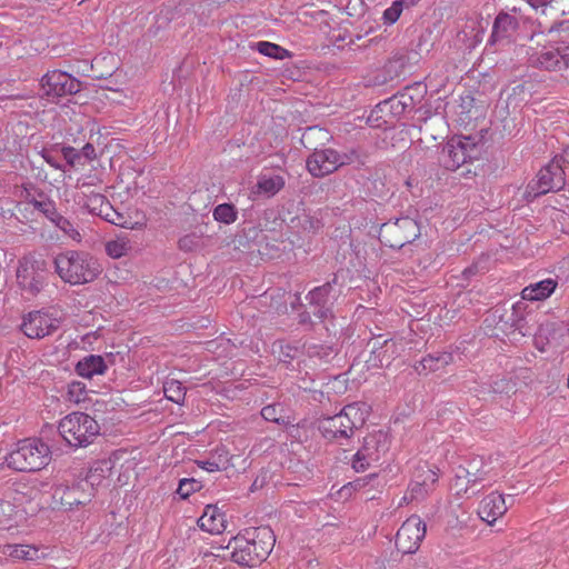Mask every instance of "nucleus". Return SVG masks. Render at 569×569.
<instances>
[{
  "label": "nucleus",
  "instance_id": "obj_1",
  "mask_svg": "<svg viewBox=\"0 0 569 569\" xmlns=\"http://www.w3.org/2000/svg\"><path fill=\"white\" fill-rule=\"evenodd\" d=\"M276 538L268 526L248 528L233 537L228 548H232L231 559L240 566L254 567L270 555Z\"/></svg>",
  "mask_w": 569,
  "mask_h": 569
},
{
  "label": "nucleus",
  "instance_id": "obj_2",
  "mask_svg": "<svg viewBox=\"0 0 569 569\" xmlns=\"http://www.w3.org/2000/svg\"><path fill=\"white\" fill-rule=\"evenodd\" d=\"M56 272L71 286L93 282L102 272L98 259L87 251L68 250L54 258Z\"/></svg>",
  "mask_w": 569,
  "mask_h": 569
},
{
  "label": "nucleus",
  "instance_id": "obj_3",
  "mask_svg": "<svg viewBox=\"0 0 569 569\" xmlns=\"http://www.w3.org/2000/svg\"><path fill=\"white\" fill-rule=\"evenodd\" d=\"M526 54L531 68L548 72L569 71V44L555 40L551 34L531 38Z\"/></svg>",
  "mask_w": 569,
  "mask_h": 569
},
{
  "label": "nucleus",
  "instance_id": "obj_4",
  "mask_svg": "<svg viewBox=\"0 0 569 569\" xmlns=\"http://www.w3.org/2000/svg\"><path fill=\"white\" fill-rule=\"evenodd\" d=\"M369 413L370 407L366 402H352L345 406L339 413L320 419L318 429L328 440L349 439L355 430L365 425Z\"/></svg>",
  "mask_w": 569,
  "mask_h": 569
},
{
  "label": "nucleus",
  "instance_id": "obj_5",
  "mask_svg": "<svg viewBox=\"0 0 569 569\" xmlns=\"http://www.w3.org/2000/svg\"><path fill=\"white\" fill-rule=\"evenodd\" d=\"M51 461L50 447L39 438H26L16 443L7 457L10 469L34 472L44 469Z\"/></svg>",
  "mask_w": 569,
  "mask_h": 569
},
{
  "label": "nucleus",
  "instance_id": "obj_6",
  "mask_svg": "<svg viewBox=\"0 0 569 569\" xmlns=\"http://www.w3.org/2000/svg\"><path fill=\"white\" fill-rule=\"evenodd\" d=\"M58 432L62 440L73 449L86 448L100 433L98 421L86 412L73 411L58 422Z\"/></svg>",
  "mask_w": 569,
  "mask_h": 569
},
{
  "label": "nucleus",
  "instance_id": "obj_7",
  "mask_svg": "<svg viewBox=\"0 0 569 569\" xmlns=\"http://www.w3.org/2000/svg\"><path fill=\"white\" fill-rule=\"evenodd\" d=\"M359 158L355 149L341 153L331 148L316 149L307 159V169L313 177L322 178L340 167L358 161Z\"/></svg>",
  "mask_w": 569,
  "mask_h": 569
},
{
  "label": "nucleus",
  "instance_id": "obj_8",
  "mask_svg": "<svg viewBox=\"0 0 569 569\" xmlns=\"http://www.w3.org/2000/svg\"><path fill=\"white\" fill-rule=\"evenodd\" d=\"M480 148L475 138L455 136L442 148L440 161L448 170H457L478 157Z\"/></svg>",
  "mask_w": 569,
  "mask_h": 569
},
{
  "label": "nucleus",
  "instance_id": "obj_9",
  "mask_svg": "<svg viewBox=\"0 0 569 569\" xmlns=\"http://www.w3.org/2000/svg\"><path fill=\"white\" fill-rule=\"evenodd\" d=\"M420 233L416 220L403 217L392 222L383 223L380 228V241L390 248L400 249L407 243L412 242Z\"/></svg>",
  "mask_w": 569,
  "mask_h": 569
},
{
  "label": "nucleus",
  "instance_id": "obj_10",
  "mask_svg": "<svg viewBox=\"0 0 569 569\" xmlns=\"http://www.w3.org/2000/svg\"><path fill=\"white\" fill-rule=\"evenodd\" d=\"M388 436L382 431L369 433L363 438L361 448L356 452L352 460V468L357 471H365L373 462H378L388 451Z\"/></svg>",
  "mask_w": 569,
  "mask_h": 569
},
{
  "label": "nucleus",
  "instance_id": "obj_11",
  "mask_svg": "<svg viewBox=\"0 0 569 569\" xmlns=\"http://www.w3.org/2000/svg\"><path fill=\"white\" fill-rule=\"evenodd\" d=\"M46 282L44 261L22 258L17 269V283L23 295L37 296Z\"/></svg>",
  "mask_w": 569,
  "mask_h": 569
},
{
  "label": "nucleus",
  "instance_id": "obj_12",
  "mask_svg": "<svg viewBox=\"0 0 569 569\" xmlns=\"http://www.w3.org/2000/svg\"><path fill=\"white\" fill-rule=\"evenodd\" d=\"M426 523L419 516H410L397 531V549L402 553H415L426 536Z\"/></svg>",
  "mask_w": 569,
  "mask_h": 569
},
{
  "label": "nucleus",
  "instance_id": "obj_13",
  "mask_svg": "<svg viewBox=\"0 0 569 569\" xmlns=\"http://www.w3.org/2000/svg\"><path fill=\"white\" fill-rule=\"evenodd\" d=\"M59 325L60 320L53 313L36 310L23 316L20 329L30 339H42L52 335Z\"/></svg>",
  "mask_w": 569,
  "mask_h": 569
},
{
  "label": "nucleus",
  "instance_id": "obj_14",
  "mask_svg": "<svg viewBox=\"0 0 569 569\" xmlns=\"http://www.w3.org/2000/svg\"><path fill=\"white\" fill-rule=\"evenodd\" d=\"M566 183L565 171L558 161H551L541 168L537 180L529 184V192L535 197L560 190Z\"/></svg>",
  "mask_w": 569,
  "mask_h": 569
},
{
  "label": "nucleus",
  "instance_id": "obj_15",
  "mask_svg": "<svg viewBox=\"0 0 569 569\" xmlns=\"http://www.w3.org/2000/svg\"><path fill=\"white\" fill-rule=\"evenodd\" d=\"M438 479L439 475L437 470L427 466H420L416 470L415 477L410 482L402 500L406 503L423 500L435 490Z\"/></svg>",
  "mask_w": 569,
  "mask_h": 569
},
{
  "label": "nucleus",
  "instance_id": "obj_16",
  "mask_svg": "<svg viewBox=\"0 0 569 569\" xmlns=\"http://www.w3.org/2000/svg\"><path fill=\"white\" fill-rule=\"evenodd\" d=\"M41 87L48 97H63L79 91V81L61 70L48 71L41 79Z\"/></svg>",
  "mask_w": 569,
  "mask_h": 569
},
{
  "label": "nucleus",
  "instance_id": "obj_17",
  "mask_svg": "<svg viewBox=\"0 0 569 569\" xmlns=\"http://www.w3.org/2000/svg\"><path fill=\"white\" fill-rule=\"evenodd\" d=\"M507 498L512 500L510 496H505L498 491H491L486 495L479 502L477 509L479 518L489 526H493L498 519L506 515L510 507V505L507 503Z\"/></svg>",
  "mask_w": 569,
  "mask_h": 569
},
{
  "label": "nucleus",
  "instance_id": "obj_18",
  "mask_svg": "<svg viewBox=\"0 0 569 569\" xmlns=\"http://www.w3.org/2000/svg\"><path fill=\"white\" fill-rule=\"evenodd\" d=\"M88 207L92 212L102 217L112 224L120 226L122 228H133L127 218L117 212L110 202L101 194H93L90 197Z\"/></svg>",
  "mask_w": 569,
  "mask_h": 569
},
{
  "label": "nucleus",
  "instance_id": "obj_19",
  "mask_svg": "<svg viewBox=\"0 0 569 569\" xmlns=\"http://www.w3.org/2000/svg\"><path fill=\"white\" fill-rule=\"evenodd\" d=\"M52 498L54 506L64 510H72L89 501L88 497L83 495L78 486H59L54 489Z\"/></svg>",
  "mask_w": 569,
  "mask_h": 569
},
{
  "label": "nucleus",
  "instance_id": "obj_20",
  "mask_svg": "<svg viewBox=\"0 0 569 569\" xmlns=\"http://www.w3.org/2000/svg\"><path fill=\"white\" fill-rule=\"evenodd\" d=\"M199 527L212 535L223 532L227 527L226 515L213 505H208L198 520Z\"/></svg>",
  "mask_w": 569,
  "mask_h": 569
},
{
  "label": "nucleus",
  "instance_id": "obj_21",
  "mask_svg": "<svg viewBox=\"0 0 569 569\" xmlns=\"http://www.w3.org/2000/svg\"><path fill=\"white\" fill-rule=\"evenodd\" d=\"M518 29V20L509 13L500 12L493 22L490 42L508 41Z\"/></svg>",
  "mask_w": 569,
  "mask_h": 569
},
{
  "label": "nucleus",
  "instance_id": "obj_22",
  "mask_svg": "<svg viewBox=\"0 0 569 569\" xmlns=\"http://www.w3.org/2000/svg\"><path fill=\"white\" fill-rule=\"evenodd\" d=\"M558 282L552 279H543L541 281L530 283L521 291V298L528 301H541L549 298L557 289Z\"/></svg>",
  "mask_w": 569,
  "mask_h": 569
},
{
  "label": "nucleus",
  "instance_id": "obj_23",
  "mask_svg": "<svg viewBox=\"0 0 569 569\" xmlns=\"http://www.w3.org/2000/svg\"><path fill=\"white\" fill-rule=\"evenodd\" d=\"M106 370L104 359L97 355L87 356L76 365V372L86 379H91L96 375H103Z\"/></svg>",
  "mask_w": 569,
  "mask_h": 569
},
{
  "label": "nucleus",
  "instance_id": "obj_24",
  "mask_svg": "<svg viewBox=\"0 0 569 569\" xmlns=\"http://www.w3.org/2000/svg\"><path fill=\"white\" fill-rule=\"evenodd\" d=\"M0 552L13 560L34 561L40 558L39 549L30 545H4Z\"/></svg>",
  "mask_w": 569,
  "mask_h": 569
},
{
  "label": "nucleus",
  "instance_id": "obj_25",
  "mask_svg": "<svg viewBox=\"0 0 569 569\" xmlns=\"http://www.w3.org/2000/svg\"><path fill=\"white\" fill-rule=\"evenodd\" d=\"M452 361L451 353L443 352L438 356L428 355L420 361V366L425 372L438 371Z\"/></svg>",
  "mask_w": 569,
  "mask_h": 569
},
{
  "label": "nucleus",
  "instance_id": "obj_26",
  "mask_svg": "<svg viewBox=\"0 0 569 569\" xmlns=\"http://www.w3.org/2000/svg\"><path fill=\"white\" fill-rule=\"evenodd\" d=\"M130 249V240L127 237H117L106 242V252L112 259H120L127 256Z\"/></svg>",
  "mask_w": 569,
  "mask_h": 569
},
{
  "label": "nucleus",
  "instance_id": "obj_27",
  "mask_svg": "<svg viewBox=\"0 0 569 569\" xmlns=\"http://www.w3.org/2000/svg\"><path fill=\"white\" fill-rule=\"evenodd\" d=\"M261 193L273 196L284 187V179L281 176H262L257 183Z\"/></svg>",
  "mask_w": 569,
  "mask_h": 569
},
{
  "label": "nucleus",
  "instance_id": "obj_28",
  "mask_svg": "<svg viewBox=\"0 0 569 569\" xmlns=\"http://www.w3.org/2000/svg\"><path fill=\"white\" fill-rule=\"evenodd\" d=\"M477 483L471 481V476L468 468H459L455 479L452 487L456 490L457 496H467L469 490L475 487Z\"/></svg>",
  "mask_w": 569,
  "mask_h": 569
},
{
  "label": "nucleus",
  "instance_id": "obj_29",
  "mask_svg": "<svg viewBox=\"0 0 569 569\" xmlns=\"http://www.w3.org/2000/svg\"><path fill=\"white\" fill-rule=\"evenodd\" d=\"M66 400L72 405H80L88 400L87 386L81 381H71L67 386Z\"/></svg>",
  "mask_w": 569,
  "mask_h": 569
},
{
  "label": "nucleus",
  "instance_id": "obj_30",
  "mask_svg": "<svg viewBox=\"0 0 569 569\" xmlns=\"http://www.w3.org/2000/svg\"><path fill=\"white\" fill-rule=\"evenodd\" d=\"M256 49L261 54L270 57V58H274V59L282 60V59L291 57L290 51H288L287 49L282 48L276 43L268 42V41L258 42L256 44Z\"/></svg>",
  "mask_w": 569,
  "mask_h": 569
},
{
  "label": "nucleus",
  "instance_id": "obj_31",
  "mask_svg": "<svg viewBox=\"0 0 569 569\" xmlns=\"http://www.w3.org/2000/svg\"><path fill=\"white\" fill-rule=\"evenodd\" d=\"M163 392L168 400L176 403H181L186 397V390L182 383L174 379L164 382Z\"/></svg>",
  "mask_w": 569,
  "mask_h": 569
},
{
  "label": "nucleus",
  "instance_id": "obj_32",
  "mask_svg": "<svg viewBox=\"0 0 569 569\" xmlns=\"http://www.w3.org/2000/svg\"><path fill=\"white\" fill-rule=\"evenodd\" d=\"M468 469L471 476V481L477 485L482 481L492 480L498 476V473H492V469L485 462H481L480 467H477L476 461H472Z\"/></svg>",
  "mask_w": 569,
  "mask_h": 569
},
{
  "label": "nucleus",
  "instance_id": "obj_33",
  "mask_svg": "<svg viewBox=\"0 0 569 569\" xmlns=\"http://www.w3.org/2000/svg\"><path fill=\"white\" fill-rule=\"evenodd\" d=\"M213 218L218 222L230 224L237 220V210L230 203H221L214 208Z\"/></svg>",
  "mask_w": 569,
  "mask_h": 569
},
{
  "label": "nucleus",
  "instance_id": "obj_34",
  "mask_svg": "<svg viewBox=\"0 0 569 569\" xmlns=\"http://www.w3.org/2000/svg\"><path fill=\"white\" fill-rule=\"evenodd\" d=\"M283 409L278 405H268L262 408L261 416L267 421L276 422L279 425H288L289 420L280 415Z\"/></svg>",
  "mask_w": 569,
  "mask_h": 569
},
{
  "label": "nucleus",
  "instance_id": "obj_35",
  "mask_svg": "<svg viewBox=\"0 0 569 569\" xmlns=\"http://www.w3.org/2000/svg\"><path fill=\"white\" fill-rule=\"evenodd\" d=\"M56 226L70 239L73 241L80 242L81 234L77 230V228L64 217L59 216L56 220Z\"/></svg>",
  "mask_w": 569,
  "mask_h": 569
},
{
  "label": "nucleus",
  "instance_id": "obj_36",
  "mask_svg": "<svg viewBox=\"0 0 569 569\" xmlns=\"http://www.w3.org/2000/svg\"><path fill=\"white\" fill-rule=\"evenodd\" d=\"M200 489V482L196 479H181L177 489V493L182 498L187 499L192 492Z\"/></svg>",
  "mask_w": 569,
  "mask_h": 569
},
{
  "label": "nucleus",
  "instance_id": "obj_37",
  "mask_svg": "<svg viewBox=\"0 0 569 569\" xmlns=\"http://www.w3.org/2000/svg\"><path fill=\"white\" fill-rule=\"evenodd\" d=\"M403 9L402 2L395 1L391 7L385 10L383 12V19L387 23H395L401 16Z\"/></svg>",
  "mask_w": 569,
  "mask_h": 569
},
{
  "label": "nucleus",
  "instance_id": "obj_38",
  "mask_svg": "<svg viewBox=\"0 0 569 569\" xmlns=\"http://www.w3.org/2000/svg\"><path fill=\"white\" fill-rule=\"evenodd\" d=\"M230 462V458L228 457V451H226V460L222 462L216 461H202L200 462V467L208 472H216L222 469H227Z\"/></svg>",
  "mask_w": 569,
  "mask_h": 569
},
{
  "label": "nucleus",
  "instance_id": "obj_39",
  "mask_svg": "<svg viewBox=\"0 0 569 569\" xmlns=\"http://www.w3.org/2000/svg\"><path fill=\"white\" fill-rule=\"evenodd\" d=\"M62 154L71 166H74L76 161L80 158V153L72 147H64L62 149Z\"/></svg>",
  "mask_w": 569,
  "mask_h": 569
},
{
  "label": "nucleus",
  "instance_id": "obj_40",
  "mask_svg": "<svg viewBox=\"0 0 569 569\" xmlns=\"http://www.w3.org/2000/svg\"><path fill=\"white\" fill-rule=\"evenodd\" d=\"M14 510V506H12L9 501L0 502V522L6 519H9Z\"/></svg>",
  "mask_w": 569,
  "mask_h": 569
},
{
  "label": "nucleus",
  "instance_id": "obj_41",
  "mask_svg": "<svg viewBox=\"0 0 569 569\" xmlns=\"http://www.w3.org/2000/svg\"><path fill=\"white\" fill-rule=\"evenodd\" d=\"M81 154L88 160H93L97 157L96 149L91 143H87L81 149Z\"/></svg>",
  "mask_w": 569,
  "mask_h": 569
},
{
  "label": "nucleus",
  "instance_id": "obj_42",
  "mask_svg": "<svg viewBox=\"0 0 569 569\" xmlns=\"http://www.w3.org/2000/svg\"><path fill=\"white\" fill-rule=\"evenodd\" d=\"M552 0H526V2L535 10L545 9Z\"/></svg>",
  "mask_w": 569,
  "mask_h": 569
},
{
  "label": "nucleus",
  "instance_id": "obj_43",
  "mask_svg": "<svg viewBox=\"0 0 569 569\" xmlns=\"http://www.w3.org/2000/svg\"><path fill=\"white\" fill-rule=\"evenodd\" d=\"M383 347L386 348L383 352H387L389 350H391L392 352V355L387 358V362L390 363V361L393 359V355L397 353L396 342L392 340H386Z\"/></svg>",
  "mask_w": 569,
  "mask_h": 569
},
{
  "label": "nucleus",
  "instance_id": "obj_44",
  "mask_svg": "<svg viewBox=\"0 0 569 569\" xmlns=\"http://www.w3.org/2000/svg\"><path fill=\"white\" fill-rule=\"evenodd\" d=\"M399 1L402 2L403 7L410 8V7L416 6L420 0H399Z\"/></svg>",
  "mask_w": 569,
  "mask_h": 569
},
{
  "label": "nucleus",
  "instance_id": "obj_45",
  "mask_svg": "<svg viewBox=\"0 0 569 569\" xmlns=\"http://www.w3.org/2000/svg\"><path fill=\"white\" fill-rule=\"evenodd\" d=\"M43 158L46 159V161H47L50 166L56 167V168L58 167V166L53 162V160H52L50 157H48V156H43Z\"/></svg>",
  "mask_w": 569,
  "mask_h": 569
},
{
  "label": "nucleus",
  "instance_id": "obj_46",
  "mask_svg": "<svg viewBox=\"0 0 569 569\" xmlns=\"http://www.w3.org/2000/svg\"><path fill=\"white\" fill-rule=\"evenodd\" d=\"M98 471V469L94 470V472H92L90 476H89V479L91 480V483H93V478L96 477V472Z\"/></svg>",
  "mask_w": 569,
  "mask_h": 569
},
{
  "label": "nucleus",
  "instance_id": "obj_47",
  "mask_svg": "<svg viewBox=\"0 0 569 569\" xmlns=\"http://www.w3.org/2000/svg\"><path fill=\"white\" fill-rule=\"evenodd\" d=\"M320 292H321V289H320V288H319V289H316V290L312 292V296L320 295Z\"/></svg>",
  "mask_w": 569,
  "mask_h": 569
},
{
  "label": "nucleus",
  "instance_id": "obj_48",
  "mask_svg": "<svg viewBox=\"0 0 569 569\" xmlns=\"http://www.w3.org/2000/svg\"><path fill=\"white\" fill-rule=\"evenodd\" d=\"M14 500H16L19 505H21V503L23 502V501H22V500H23V498H14Z\"/></svg>",
  "mask_w": 569,
  "mask_h": 569
},
{
  "label": "nucleus",
  "instance_id": "obj_49",
  "mask_svg": "<svg viewBox=\"0 0 569 569\" xmlns=\"http://www.w3.org/2000/svg\"><path fill=\"white\" fill-rule=\"evenodd\" d=\"M312 131H316V128H309L308 129V132H312Z\"/></svg>",
  "mask_w": 569,
  "mask_h": 569
}]
</instances>
